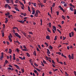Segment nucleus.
Returning <instances> with one entry per match:
<instances>
[{
  "instance_id": "obj_6",
  "label": "nucleus",
  "mask_w": 76,
  "mask_h": 76,
  "mask_svg": "<svg viewBox=\"0 0 76 76\" xmlns=\"http://www.w3.org/2000/svg\"><path fill=\"white\" fill-rule=\"evenodd\" d=\"M69 9L71 11H72L73 12V10H73V8L72 7H69Z\"/></svg>"
},
{
  "instance_id": "obj_2",
  "label": "nucleus",
  "mask_w": 76,
  "mask_h": 76,
  "mask_svg": "<svg viewBox=\"0 0 76 76\" xmlns=\"http://www.w3.org/2000/svg\"><path fill=\"white\" fill-rule=\"evenodd\" d=\"M15 35L16 37H18V38H19L20 39V38H21V37L19 35V34H18V33H15Z\"/></svg>"
},
{
  "instance_id": "obj_32",
  "label": "nucleus",
  "mask_w": 76,
  "mask_h": 76,
  "mask_svg": "<svg viewBox=\"0 0 76 76\" xmlns=\"http://www.w3.org/2000/svg\"><path fill=\"white\" fill-rule=\"evenodd\" d=\"M52 63H53V64H54L55 65V64H56L55 63V62H54V60H52Z\"/></svg>"
},
{
  "instance_id": "obj_29",
  "label": "nucleus",
  "mask_w": 76,
  "mask_h": 76,
  "mask_svg": "<svg viewBox=\"0 0 76 76\" xmlns=\"http://www.w3.org/2000/svg\"><path fill=\"white\" fill-rule=\"evenodd\" d=\"M43 62L44 63V64H47V62H46V61L44 60H43Z\"/></svg>"
},
{
  "instance_id": "obj_8",
  "label": "nucleus",
  "mask_w": 76,
  "mask_h": 76,
  "mask_svg": "<svg viewBox=\"0 0 76 76\" xmlns=\"http://www.w3.org/2000/svg\"><path fill=\"white\" fill-rule=\"evenodd\" d=\"M47 53L48 54H50V50H49V49H47Z\"/></svg>"
},
{
  "instance_id": "obj_57",
  "label": "nucleus",
  "mask_w": 76,
  "mask_h": 76,
  "mask_svg": "<svg viewBox=\"0 0 76 76\" xmlns=\"http://www.w3.org/2000/svg\"><path fill=\"white\" fill-rule=\"evenodd\" d=\"M9 67H11V68H12L13 67V66L11 65L10 64L9 65Z\"/></svg>"
},
{
  "instance_id": "obj_31",
  "label": "nucleus",
  "mask_w": 76,
  "mask_h": 76,
  "mask_svg": "<svg viewBox=\"0 0 76 76\" xmlns=\"http://www.w3.org/2000/svg\"><path fill=\"white\" fill-rule=\"evenodd\" d=\"M12 4H13V0H10Z\"/></svg>"
},
{
  "instance_id": "obj_50",
  "label": "nucleus",
  "mask_w": 76,
  "mask_h": 76,
  "mask_svg": "<svg viewBox=\"0 0 76 76\" xmlns=\"http://www.w3.org/2000/svg\"><path fill=\"white\" fill-rule=\"evenodd\" d=\"M71 34H72V36H73L74 35V33H73V32H71Z\"/></svg>"
},
{
  "instance_id": "obj_24",
  "label": "nucleus",
  "mask_w": 76,
  "mask_h": 76,
  "mask_svg": "<svg viewBox=\"0 0 76 76\" xmlns=\"http://www.w3.org/2000/svg\"><path fill=\"white\" fill-rule=\"evenodd\" d=\"M40 5L41 6V7H43V5L42 3H40Z\"/></svg>"
},
{
  "instance_id": "obj_46",
  "label": "nucleus",
  "mask_w": 76,
  "mask_h": 76,
  "mask_svg": "<svg viewBox=\"0 0 76 76\" xmlns=\"http://www.w3.org/2000/svg\"><path fill=\"white\" fill-rule=\"evenodd\" d=\"M29 34H31V35H33V33L32 32H29Z\"/></svg>"
},
{
  "instance_id": "obj_12",
  "label": "nucleus",
  "mask_w": 76,
  "mask_h": 76,
  "mask_svg": "<svg viewBox=\"0 0 76 76\" xmlns=\"http://www.w3.org/2000/svg\"><path fill=\"white\" fill-rule=\"evenodd\" d=\"M50 37L49 36H47L46 37V39H50Z\"/></svg>"
},
{
  "instance_id": "obj_64",
  "label": "nucleus",
  "mask_w": 76,
  "mask_h": 76,
  "mask_svg": "<svg viewBox=\"0 0 76 76\" xmlns=\"http://www.w3.org/2000/svg\"><path fill=\"white\" fill-rule=\"evenodd\" d=\"M66 6L67 5H66V3H65L64 4V7H66Z\"/></svg>"
},
{
  "instance_id": "obj_10",
  "label": "nucleus",
  "mask_w": 76,
  "mask_h": 76,
  "mask_svg": "<svg viewBox=\"0 0 76 76\" xmlns=\"http://www.w3.org/2000/svg\"><path fill=\"white\" fill-rule=\"evenodd\" d=\"M27 50V48H26L25 49H22V50L23 51H27V50Z\"/></svg>"
},
{
  "instance_id": "obj_59",
  "label": "nucleus",
  "mask_w": 76,
  "mask_h": 76,
  "mask_svg": "<svg viewBox=\"0 0 76 76\" xmlns=\"http://www.w3.org/2000/svg\"><path fill=\"white\" fill-rule=\"evenodd\" d=\"M15 3H18V0H16L15 1Z\"/></svg>"
},
{
  "instance_id": "obj_40",
  "label": "nucleus",
  "mask_w": 76,
  "mask_h": 76,
  "mask_svg": "<svg viewBox=\"0 0 76 76\" xmlns=\"http://www.w3.org/2000/svg\"><path fill=\"white\" fill-rule=\"evenodd\" d=\"M34 65H35V66H36V67H38V64H37L36 63H34Z\"/></svg>"
},
{
  "instance_id": "obj_18",
  "label": "nucleus",
  "mask_w": 76,
  "mask_h": 76,
  "mask_svg": "<svg viewBox=\"0 0 76 76\" xmlns=\"http://www.w3.org/2000/svg\"><path fill=\"white\" fill-rule=\"evenodd\" d=\"M5 15H6V16H9V15H10V13H9V12H7V13L5 14Z\"/></svg>"
},
{
  "instance_id": "obj_23",
  "label": "nucleus",
  "mask_w": 76,
  "mask_h": 76,
  "mask_svg": "<svg viewBox=\"0 0 76 76\" xmlns=\"http://www.w3.org/2000/svg\"><path fill=\"white\" fill-rule=\"evenodd\" d=\"M62 18H63V19H64V20H65V17H64V15H62Z\"/></svg>"
},
{
  "instance_id": "obj_45",
  "label": "nucleus",
  "mask_w": 76,
  "mask_h": 76,
  "mask_svg": "<svg viewBox=\"0 0 76 76\" xmlns=\"http://www.w3.org/2000/svg\"><path fill=\"white\" fill-rule=\"evenodd\" d=\"M36 70H37V71H38V72H40L41 71L40 70H39V69H38V68H36Z\"/></svg>"
},
{
  "instance_id": "obj_35",
  "label": "nucleus",
  "mask_w": 76,
  "mask_h": 76,
  "mask_svg": "<svg viewBox=\"0 0 76 76\" xmlns=\"http://www.w3.org/2000/svg\"><path fill=\"white\" fill-rule=\"evenodd\" d=\"M33 5H34V6H35V7H36V6H36L37 4H36V3H34L33 4Z\"/></svg>"
},
{
  "instance_id": "obj_27",
  "label": "nucleus",
  "mask_w": 76,
  "mask_h": 76,
  "mask_svg": "<svg viewBox=\"0 0 76 76\" xmlns=\"http://www.w3.org/2000/svg\"><path fill=\"white\" fill-rule=\"evenodd\" d=\"M6 2L7 3H9V2H10V0H6Z\"/></svg>"
},
{
  "instance_id": "obj_39",
  "label": "nucleus",
  "mask_w": 76,
  "mask_h": 76,
  "mask_svg": "<svg viewBox=\"0 0 76 76\" xmlns=\"http://www.w3.org/2000/svg\"><path fill=\"white\" fill-rule=\"evenodd\" d=\"M8 22V20L7 19H6L5 22L6 23H7Z\"/></svg>"
},
{
  "instance_id": "obj_22",
  "label": "nucleus",
  "mask_w": 76,
  "mask_h": 76,
  "mask_svg": "<svg viewBox=\"0 0 76 76\" xmlns=\"http://www.w3.org/2000/svg\"><path fill=\"white\" fill-rule=\"evenodd\" d=\"M9 62V61H7V60H6L4 63L7 64Z\"/></svg>"
},
{
  "instance_id": "obj_3",
  "label": "nucleus",
  "mask_w": 76,
  "mask_h": 76,
  "mask_svg": "<svg viewBox=\"0 0 76 76\" xmlns=\"http://www.w3.org/2000/svg\"><path fill=\"white\" fill-rule=\"evenodd\" d=\"M59 8H60V9L61 10H62L64 12V13L65 12V11H64V9H63V8L61 7V6L60 5L58 6Z\"/></svg>"
},
{
  "instance_id": "obj_36",
  "label": "nucleus",
  "mask_w": 76,
  "mask_h": 76,
  "mask_svg": "<svg viewBox=\"0 0 76 76\" xmlns=\"http://www.w3.org/2000/svg\"><path fill=\"white\" fill-rule=\"evenodd\" d=\"M35 11H32V15H34L35 14Z\"/></svg>"
},
{
  "instance_id": "obj_53",
  "label": "nucleus",
  "mask_w": 76,
  "mask_h": 76,
  "mask_svg": "<svg viewBox=\"0 0 76 76\" xmlns=\"http://www.w3.org/2000/svg\"><path fill=\"white\" fill-rule=\"evenodd\" d=\"M38 47L39 48V49H41V47L40 46V45H38Z\"/></svg>"
},
{
  "instance_id": "obj_28",
  "label": "nucleus",
  "mask_w": 76,
  "mask_h": 76,
  "mask_svg": "<svg viewBox=\"0 0 76 76\" xmlns=\"http://www.w3.org/2000/svg\"><path fill=\"white\" fill-rule=\"evenodd\" d=\"M57 36H55V39H54V40H55V41H56V40H57Z\"/></svg>"
},
{
  "instance_id": "obj_26",
  "label": "nucleus",
  "mask_w": 76,
  "mask_h": 76,
  "mask_svg": "<svg viewBox=\"0 0 76 76\" xmlns=\"http://www.w3.org/2000/svg\"><path fill=\"white\" fill-rule=\"evenodd\" d=\"M74 15H76V10L75 9H74Z\"/></svg>"
},
{
  "instance_id": "obj_13",
  "label": "nucleus",
  "mask_w": 76,
  "mask_h": 76,
  "mask_svg": "<svg viewBox=\"0 0 76 76\" xmlns=\"http://www.w3.org/2000/svg\"><path fill=\"white\" fill-rule=\"evenodd\" d=\"M21 72H22V73H24V69H21Z\"/></svg>"
},
{
  "instance_id": "obj_61",
  "label": "nucleus",
  "mask_w": 76,
  "mask_h": 76,
  "mask_svg": "<svg viewBox=\"0 0 76 76\" xmlns=\"http://www.w3.org/2000/svg\"><path fill=\"white\" fill-rule=\"evenodd\" d=\"M8 7L9 9H11V8L10 7V6L9 5L8 6Z\"/></svg>"
},
{
  "instance_id": "obj_38",
  "label": "nucleus",
  "mask_w": 76,
  "mask_h": 76,
  "mask_svg": "<svg viewBox=\"0 0 76 76\" xmlns=\"http://www.w3.org/2000/svg\"><path fill=\"white\" fill-rule=\"evenodd\" d=\"M57 31H58V32H59L60 34H61V32H60V30H59V29H57Z\"/></svg>"
},
{
  "instance_id": "obj_17",
  "label": "nucleus",
  "mask_w": 76,
  "mask_h": 76,
  "mask_svg": "<svg viewBox=\"0 0 76 76\" xmlns=\"http://www.w3.org/2000/svg\"><path fill=\"white\" fill-rule=\"evenodd\" d=\"M26 54H27V56H28V57H30V55H29L28 53H27Z\"/></svg>"
},
{
  "instance_id": "obj_9",
  "label": "nucleus",
  "mask_w": 76,
  "mask_h": 76,
  "mask_svg": "<svg viewBox=\"0 0 76 76\" xmlns=\"http://www.w3.org/2000/svg\"><path fill=\"white\" fill-rule=\"evenodd\" d=\"M33 55L34 56H37V53H36V52H35V51H34Z\"/></svg>"
},
{
  "instance_id": "obj_43",
  "label": "nucleus",
  "mask_w": 76,
  "mask_h": 76,
  "mask_svg": "<svg viewBox=\"0 0 76 76\" xmlns=\"http://www.w3.org/2000/svg\"><path fill=\"white\" fill-rule=\"evenodd\" d=\"M55 3H53V4L52 5L53 7H54V6H55Z\"/></svg>"
},
{
  "instance_id": "obj_15",
  "label": "nucleus",
  "mask_w": 76,
  "mask_h": 76,
  "mask_svg": "<svg viewBox=\"0 0 76 76\" xmlns=\"http://www.w3.org/2000/svg\"><path fill=\"white\" fill-rule=\"evenodd\" d=\"M28 10L29 12H31V8H30L29 6H28Z\"/></svg>"
},
{
  "instance_id": "obj_19",
  "label": "nucleus",
  "mask_w": 76,
  "mask_h": 76,
  "mask_svg": "<svg viewBox=\"0 0 76 76\" xmlns=\"http://www.w3.org/2000/svg\"><path fill=\"white\" fill-rule=\"evenodd\" d=\"M4 57V56H3V53H2L1 57V58H3Z\"/></svg>"
},
{
  "instance_id": "obj_55",
  "label": "nucleus",
  "mask_w": 76,
  "mask_h": 76,
  "mask_svg": "<svg viewBox=\"0 0 76 76\" xmlns=\"http://www.w3.org/2000/svg\"><path fill=\"white\" fill-rule=\"evenodd\" d=\"M66 37H64V36L63 37V40H65V39H66Z\"/></svg>"
},
{
  "instance_id": "obj_49",
  "label": "nucleus",
  "mask_w": 76,
  "mask_h": 76,
  "mask_svg": "<svg viewBox=\"0 0 76 76\" xmlns=\"http://www.w3.org/2000/svg\"><path fill=\"white\" fill-rule=\"evenodd\" d=\"M61 4H63L64 3H65V2L64 1H61Z\"/></svg>"
},
{
  "instance_id": "obj_11",
  "label": "nucleus",
  "mask_w": 76,
  "mask_h": 76,
  "mask_svg": "<svg viewBox=\"0 0 76 76\" xmlns=\"http://www.w3.org/2000/svg\"><path fill=\"white\" fill-rule=\"evenodd\" d=\"M9 51H10L9 53H10V54H11V53H12V49H9Z\"/></svg>"
},
{
  "instance_id": "obj_5",
  "label": "nucleus",
  "mask_w": 76,
  "mask_h": 76,
  "mask_svg": "<svg viewBox=\"0 0 76 76\" xmlns=\"http://www.w3.org/2000/svg\"><path fill=\"white\" fill-rule=\"evenodd\" d=\"M14 66H15L16 68H17V69H19V68H20V67L17 65L14 64Z\"/></svg>"
},
{
  "instance_id": "obj_41",
  "label": "nucleus",
  "mask_w": 76,
  "mask_h": 76,
  "mask_svg": "<svg viewBox=\"0 0 76 76\" xmlns=\"http://www.w3.org/2000/svg\"><path fill=\"white\" fill-rule=\"evenodd\" d=\"M50 49H53V47L51 46V45H50Z\"/></svg>"
},
{
  "instance_id": "obj_54",
  "label": "nucleus",
  "mask_w": 76,
  "mask_h": 76,
  "mask_svg": "<svg viewBox=\"0 0 76 76\" xmlns=\"http://www.w3.org/2000/svg\"><path fill=\"white\" fill-rule=\"evenodd\" d=\"M15 10H16L17 11H18V8H17L16 7H15Z\"/></svg>"
},
{
  "instance_id": "obj_60",
  "label": "nucleus",
  "mask_w": 76,
  "mask_h": 76,
  "mask_svg": "<svg viewBox=\"0 0 76 76\" xmlns=\"http://www.w3.org/2000/svg\"><path fill=\"white\" fill-rule=\"evenodd\" d=\"M59 63H60L61 64H63V63L62 62H58Z\"/></svg>"
},
{
  "instance_id": "obj_7",
  "label": "nucleus",
  "mask_w": 76,
  "mask_h": 76,
  "mask_svg": "<svg viewBox=\"0 0 76 76\" xmlns=\"http://www.w3.org/2000/svg\"><path fill=\"white\" fill-rule=\"evenodd\" d=\"M53 30H54L55 31H56V26H53Z\"/></svg>"
},
{
  "instance_id": "obj_1",
  "label": "nucleus",
  "mask_w": 76,
  "mask_h": 76,
  "mask_svg": "<svg viewBox=\"0 0 76 76\" xmlns=\"http://www.w3.org/2000/svg\"><path fill=\"white\" fill-rule=\"evenodd\" d=\"M71 54V56L70 55H68V57L69 60H71V59L73 60V59H74V58H75V57H74V54L73 53H72Z\"/></svg>"
},
{
  "instance_id": "obj_42",
  "label": "nucleus",
  "mask_w": 76,
  "mask_h": 76,
  "mask_svg": "<svg viewBox=\"0 0 76 76\" xmlns=\"http://www.w3.org/2000/svg\"><path fill=\"white\" fill-rule=\"evenodd\" d=\"M16 50L17 53H19V50L17 48Z\"/></svg>"
},
{
  "instance_id": "obj_34",
  "label": "nucleus",
  "mask_w": 76,
  "mask_h": 76,
  "mask_svg": "<svg viewBox=\"0 0 76 76\" xmlns=\"http://www.w3.org/2000/svg\"><path fill=\"white\" fill-rule=\"evenodd\" d=\"M31 63V65H32V66H33V67H34V68H35V66L34 65V64H33V63Z\"/></svg>"
},
{
  "instance_id": "obj_47",
  "label": "nucleus",
  "mask_w": 76,
  "mask_h": 76,
  "mask_svg": "<svg viewBox=\"0 0 76 76\" xmlns=\"http://www.w3.org/2000/svg\"><path fill=\"white\" fill-rule=\"evenodd\" d=\"M34 73H36V74H37V73H38V72H37V71L36 70H34Z\"/></svg>"
},
{
  "instance_id": "obj_48",
  "label": "nucleus",
  "mask_w": 76,
  "mask_h": 76,
  "mask_svg": "<svg viewBox=\"0 0 76 76\" xmlns=\"http://www.w3.org/2000/svg\"><path fill=\"white\" fill-rule=\"evenodd\" d=\"M17 27H14L12 29H17Z\"/></svg>"
},
{
  "instance_id": "obj_25",
  "label": "nucleus",
  "mask_w": 76,
  "mask_h": 76,
  "mask_svg": "<svg viewBox=\"0 0 76 76\" xmlns=\"http://www.w3.org/2000/svg\"><path fill=\"white\" fill-rule=\"evenodd\" d=\"M45 44L46 45L47 47H48V43H47V42H45Z\"/></svg>"
},
{
  "instance_id": "obj_21",
  "label": "nucleus",
  "mask_w": 76,
  "mask_h": 76,
  "mask_svg": "<svg viewBox=\"0 0 76 76\" xmlns=\"http://www.w3.org/2000/svg\"><path fill=\"white\" fill-rule=\"evenodd\" d=\"M2 37H4V32L2 33Z\"/></svg>"
},
{
  "instance_id": "obj_20",
  "label": "nucleus",
  "mask_w": 76,
  "mask_h": 76,
  "mask_svg": "<svg viewBox=\"0 0 76 76\" xmlns=\"http://www.w3.org/2000/svg\"><path fill=\"white\" fill-rule=\"evenodd\" d=\"M47 30L48 31V32H50V33H51V31H50V29H49V28H47Z\"/></svg>"
},
{
  "instance_id": "obj_51",
  "label": "nucleus",
  "mask_w": 76,
  "mask_h": 76,
  "mask_svg": "<svg viewBox=\"0 0 76 76\" xmlns=\"http://www.w3.org/2000/svg\"><path fill=\"white\" fill-rule=\"evenodd\" d=\"M16 61H19V58H17Z\"/></svg>"
},
{
  "instance_id": "obj_33",
  "label": "nucleus",
  "mask_w": 76,
  "mask_h": 76,
  "mask_svg": "<svg viewBox=\"0 0 76 76\" xmlns=\"http://www.w3.org/2000/svg\"><path fill=\"white\" fill-rule=\"evenodd\" d=\"M3 29H4V28H5V25L3 24Z\"/></svg>"
},
{
  "instance_id": "obj_62",
  "label": "nucleus",
  "mask_w": 76,
  "mask_h": 76,
  "mask_svg": "<svg viewBox=\"0 0 76 76\" xmlns=\"http://www.w3.org/2000/svg\"><path fill=\"white\" fill-rule=\"evenodd\" d=\"M65 73L66 75L67 76H69V74H67V72H65Z\"/></svg>"
},
{
  "instance_id": "obj_30",
  "label": "nucleus",
  "mask_w": 76,
  "mask_h": 76,
  "mask_svg": "<svg viewBox=\"0 0 76 76\" xmlns=\"http://www.w3.org/2000/svg\"><path fill=\"white\" fill-rule=\"evenodd\" d=\"M20 4L21 5H22L23 7H24V5H23V3L21 2H20Z\"/></svg>"
},
{
  "instance_id": "obj_56",
  "label": "nucleus",
  "mask_w": 76,
  "mask_h": 76,
  "mask_svg": "<svg viewBox=\"0 0 76 76\" xmlns=\"http://www.w3.org/2000/svg\"><path fill=\"white\" fill-rule=\"evenodd\" d=\"M58 15H59V12H58V11H57V16H58Z\"/></svg>"
},
{
  "instance_id": "obj_44",
  "label": "nucleus",
  "mask_w": 76,
  "mask_h": 76,
  "mask_svg": "<svg viewBox=\"0 0 76 76\" xmlns=\"http://www.w3.org/2000/svg\"><path fill=\"white\" fill-rule=\"evenodd\" d=\"M69 35L70 38H71V37H72V34H71V33H69Z\"/></svg>"
},
{
  "instance_id": "obj_58",
  "label": "nucleus",
  "mask_w": 76,
  "mask_h": 76,
  "mask_svg": "<svg viewBox=\"0 0 76 76\" xmlns=\"http://www.w3.org/2000/svg\"><path fill=\"white\" fill-rule=\"evenodd\" d=\"M74 74L75 75V76H76V71H74Z\"/></svg>"
},
{
  "instance_id": "obj_14",
  "label": "nucleus",
  "mask_w": 76,
  "mask_h": 76,
  "mask_svg": "<svg viewBox=\"0 0 76 76\" xmlns=\"http://www.w3.org/2000/svg\"><path fill=\"white\" fill-rule=\"evenodd\" d=\"M38 13H35L34 16H36V17H38Z\"/></svg>"
},
{
  "instance_id": "obj_37",
  "label": "nucleus",
  "mask_w": 76,
  "mask_h": 76,
  "mask_svg": "<svg viewBox=\"0 0 76 76\" xmlns=\"http://www.w3.org/2000/svg\"><path fill=\"white\" fill-rule=\"evenodd\" d=\"M8 5V4H6L5 5V8H7V6Z\"/></svg>"
},
{
  "instance_id": "obj_63",
  "label": "nucleus",
  "mask_w": 76,
  "mask_h": 76,
  "mask_svg": "<svg viewBox=\"0 0 76 76\" xmlns=\"http://www.w3.org/2000/svg\"><path fill=\"white\" fill-rule=\"evenodd\" d=\"M38 10H37L36 11V13H38Z\"/></svg>"
},
{
  "instance_id": "obj_52",
  "label": "nucleus",
  "mask_w": 76,
  "mask_h": 76,
  "mask_svg": "<svg viewBox=\"0 0 76 76\" xmlns=\"http://www.w3.org/2000/svg\"><path fill=\"white\" fill-rule=\"evenodd\" d=\"M41 65L42 66H44V64L42 63V62H41Z\"/></svg>"
},
{
  "instance_id": "obj_4",
  "label": "nucleus",
  "mask_w": 76,
  "mask_h": 76,
  "mask_svg": "<svg viewBox=\"0 0 76 76\" xmlns=\"http://www.w3.org/2000/svg\"><path fill=\"white\" fill-rule=\"evenodd\" d=\"M13 60H16V57H15V54H13Z\"/></svg>"
},
{
  "instance_id": "obj_16",
  "label": "nucleus",
  "mask_w": 76,
  "mask_h": 76,
  "mask_svg": "<svg viewBox=\"0 0 76 76\" xmlns=\"http://www.w3.org/2000/svg\"><path fill=\"white\" fill-rule=\"evenodd\" d=\"M40 22H41V25H42V19H40Z\"/></svg>"
}]
</instances>
